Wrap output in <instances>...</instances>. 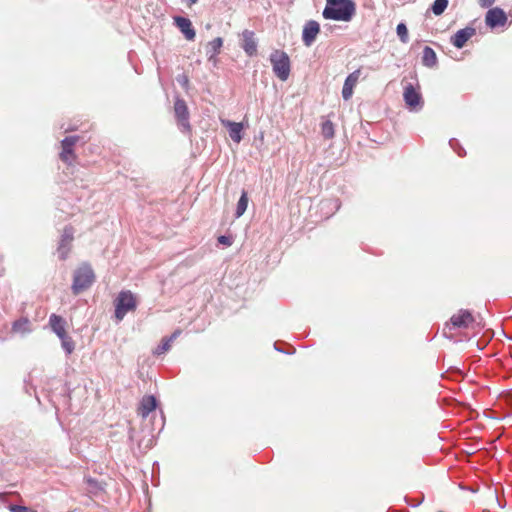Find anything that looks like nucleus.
I'll use <instances>...</instances> for the list:
<instances>
[{"label":"nucleus","mask_w":512,"mask_h":512,"mask_svg":"<svg viewBox=\"0 0 512 512\" xmlns=\"http://www.w3.org/2000/svg\"><path fill=\"white\" fill-rule=\"evenodd\" d=\"M354 0H326L322 16L326 20L350 22L356 15Z\"/></svg>","instance_id":"f257e3e1"},{"label":"nucleus","mask_w":512,"mask_h":512,"mask_svg":"<svg viewBox=\"0 0 512 512\" xmlns=\"http://www.w3.org/2000/svg\"><path fill=\"white\" fill-rule=\"evenodd\" d=\"M270 62L276 77L281 81H286L291 72V61L288 54L283 50L276 49L270 54Z\"/></svg>","instance_id":"f03ea898"},{"label":"nucleus","mask_w":512,"mask_h":512,"mask_svg":"<svg viewBox=\"0 0 512 512\" xmlns=\"http://www.w3.org/2000/svg\"><path fill=\"white\" fill-rule=\"evenodd\" d=\"M115 305V318L117 321H122L128 312H134L137 308V298L129 290L119 292L114 301Z\"/></svg>","instance_id":"7ed1b4c3"},{"label":"nucleus","mask_w":512,"mask_h":512,"mask_svg":"<svg viewBox=\"0 0 512 512\" xmlns=\"http://www.w3.org/2000/svg\"><path fill=\"white\" fill-rule=\"evenodd\" d=\"M94 280L95 275L92 268L87 264H83L74 273L72 284L73 293L78 295L80 292L89 288Z\"/></svg>","instance_id":"20e7f679"},{"label":"nucleus","mask_w":512,"mask_h":512,"mask_svg":"<svg viewBox=\"0 0 512 512\" xmlns=\"http://www.w3.org/2000/svg\"><path fill=\"white\" fill-rule=\"evenodd\" d=\"M479 326L476 322L472 313L468 310L461 309L457 313L453 314L446 323L445 328L452 329H475Z\"/></svg>","instance_id":"39448f33"},{"label":"nucleus","mask_w":512,"mask_h":512,"mask_svg":"<svg viewBox=\"0 0 512 512\" xmlns=\"http://www.w3.org/2000/svg\"><path fill=\"white\" fill-rule=\"evenodd\" d=\"M79 139V136H69L61 141L62 151L60 153V159L64 163L72 165L75 162L76 154L73 148Z\"/></svg>","instance_id":"423d86ee"},{"label":"nucleus","mask_w":512,"mask_h":512,"mask_svg":"<svg viewBox=\"0 0 512 512\" xmlns=\"http://www.w3.org/2000/svg\"><path fill=\"white\" fill-rule=\"evenodd\" d=\"M74 240V228L72 226H66L63 229L61 239L59 242V246L57 248L59 258L61 260H66L72 247V242Z\"/></svg>","instance_id":"0eeeda50"},{"label":"nucleus","mask_w":512,"mask_h":512,"mask_svg":"<svg viewBox=\"0 0 512 512\" xmlns=\"http://www.w3.org/2000/svg\"><path fill=\"white\" fill-rule=\"evenodd\" d=\"M507 22V16L503 9L495 7L489 9L485 16V23L490 28L503 27Z\"/></svg>","instance_id":"6e6552de"},{"label":"nucleus","mask_w":512,"mask_h":512,"mask_svg":"<svg viewBox=\"0 0 512 512\" xmlns=\"http://www.w3.org/2000/svg\"><path fill=\"white\" fill-rule=\"evenodd\" d=\"M320 32V25L315 20H309L303 27L302 41L305 46L310 47Z\"/></svg>","instance_id":"1a4fd4ad"},{"label":"nucleus","mask_w":512,"mask_h":512,"mask_svg":"<svg viewBox=\"0 0 512 512\" xmlns=\"http://www.w3.org/2000/svg\"><path fill=\"white\" fill-rule=\"evenodd\" d=\"M403 98L406 105L411 110H416L422 104V97L418 90L412 84H408L404 88Z\"/></svg>","instance_id":"9d476101"},{"label":"nucleus","mask_w":512,"mask_h":512,"mask_svg":"<svg viewBox=\"0 0 512 512\" xmlns=\"http://www.w3.org/2000/svg\"><path fill=\"white\" fill-rule=\"evenodd\" d=\"M476 34V29L471 26H467L463 29L458 30L452 37L451 43L458 49L465 46L468 40H470Z\"/></svg>","instance_id":"9b49d317"},{"label":"nucleus","mask_w":512,"mask_h":512,"mask_svg":"<svg viewBox=\"0 0 512 512\" xmlns=\"http://www.w3.org/2000/svg\"><path fill=\"white\" fill-rule=\"evenodd\" d=\"M174 112L179 125L184 129H189V111L186 102L183 99H177L175 101Z\"/></svg>","instance_id":"f8f14e48"},{"label":"nucleus","mask_w":512,"mask_h":512,"mask_svg":"<svg viewBox=\"0 0 512 512\" xmlns=\"http://www.w3.org/2000/svg\"><path fill=\"white\" fill-rule=\"evenodd\" d=\"M360 75H361V69H357L354 72H352L351 74H349L347 76V78L345 79L343 89H342V96H343L344 100H349L352 97L354 87L358 83Z\"/></svg>","instance_id":"ddd939ff"},{"label":"nucleus","mask_w":512,"mask_h":512,"mask_svg":"<svg viewBox=\"0 0 512 512\" xmlns=\"http://www.w3.org/2000/svg\"><path fill=\"white\" fill-rule=\"evenodd\" d=\"M242 48L248 56L257 54V42L253 31L244 30L242 32Z\"/></svg>","instance_id":"4468645a"},{"label":"nucleus","mask_w":512,"mask_h":512,"mask_svg":"<svg viewBox=\"0 0 512 512\" xmlns=\"http://www.w3.org/2000/svg\"><path fill=\"white\" fill-rule=\"evenodd\" d=\"M156 406V398L152 395H146L141 399L137 413L142 418H146L152 411L156 409Z\"/></svg>","instance_id":"2eb2a0df"},{"label":"nucleus","mask_w":512,"mask_h":512,"mask_svg":"<svg viewBox=\"0 0 512 512\" xmlns=\"http://www.w3.org/2000/svg\"><path fill=\"white\" fill-rule=\"evenodd\" d=\"M174 22L176 26L180 29V31L184 34L187 40H194L196 36V32L192 27V23L188 18L184 17H175Z\"/></svg>","instance_id":"dca6fc26"},{"label":"nucleus","mask_w":512,"mask_h":512,"mask_svg":"<svg viewBox=\"0 0 512 512\" xmlns=\"http://www.w3.org/2000/svg\"><path fill=\"white\" fill-rule=\"evenodd\" d=\"M49 326L51 330L58 336H64L67 334L66 321L63 317L57 314H51L49 317Z\"/></svg>","instance_id":"f3484780"},{"label":"nucleus","mask_w":512,"mask_h":512,"mask_svg":"<svg viewBox=\"0 0 512 512\" xmlns=\"http://www.w3.org/2000/svg\"><path fill=\"white\" fill-rule=\"evenodd\" d=\"M222 46L223 39L221 37H217L208 42L206 45V54L208 55L209 61L215 60L216 56L220 53Z\"/></svg>","instance_id":"a211bd4d"},{"label":"nucleus","mask_w":512,"mask_h":512,"mask_svg":"<svg viewBox=\"0 0 512 512\" xmlns=\"http://www.w3.org/2000/svg\"><path fill=\"white\" fill-rule=\"evenodd\" d=\"M223 124L228 127L229 129V135L231 139L239 143L242 139L241 132L243 130V124L238 122H232V121H223Z\"/></svg>","instance_id":"6ab92c4d"},{"label":"nucleus","mask_w":512,"mask_h":512,"mask_svg":"<svg viewBox=\"0 0 512 512\" xmlns=\"http://www.w3.org/2000/svg\"><path fill=\"white\" fill-rule=\"evenodd\" d=\"M422 62L427 67H433L436 64V62H437L436 53L431 47H429V46L424 47Z\"/></svg>","instance_id":"aec40b11"},{"label":"nucleus","mask_w":512,"mask_h":512,"mask_svg":"<svg viewBox=\"0 0 512 512\" xmlns=\"http://www.w3.org/2000/svg\"><path fill=\"white\" fill-rule=\"evenodd\" d=\"M12 331L14 333H29L31 331L30 321L28 318H20L16 320L12 325Z\"/></svg>","instance_id":"412c9836"},{"label":"nucleus","mask_w":512,"mask_h":512,"mask_svg":"<svg viewBox=\"0 0 512 512\" xmlns=\"http://www.w3.org/2000/svg\"><path fill=\"white\" fill-rule=\"evenodd\" d=\"M247 206H248L247 192L243 191L240 196V199L238 200L237 207H236L235 215L237 218L241 217L245 213Z\"/></svg>","instance_id":"4be33fe9"},{"label":"nucleus","mask_w":512,"mask_h":512,"mask_svg":"<svg viewBox=\"0 0 512 512\" xmlns=\"http://www.w3.org/2000/svg\"><path fill=\"white\" fill-rule=\"evenodd\" d=\"M321 133L325 139H332L335 135L334 124L326 120L321 125Z\"/></svg>","instance_id":"5701e85b"},{"label":"nucleus","mask_w":512,"mask_h":512,"mask_svg":"<svg viewBox=\"0 0 512 512\" xmlns=\"http://www.w3.org/2000/svg\"><path fill=\"white\" fill-rule=\"evenodd\" d=\"M61 340V346L66 351L67 354H71L75 349V342L74 340L67 334L64 336L59 337Z\"/></svg>","instance_id":"b1692460"},{"label":"nucleus","mask_w":512,"mask_h":512,"mask_svg":"<svg viewBox=\"0 0 512 512\" xmlns=\"http://www.w3.org/2000/svg\"><path fill=\"white\" fill-rule=\"evenodd\" d=\"M448 6V0H435L432 5V12L439 16L441 15Z\"/></svg>","instance_id":"393cba45"},{"label":"nucleus","mask_w":512,"mask_h":512,"mask_svg":"<svg viewBox=\"0 0 512 512\" xmlns=\"http://www.w3.org/2000/svg\"><path fill=\"white\" fill-rule=\"evenodd\" d=\"M171 343H172V338H168V337L163 338L161 344L156 348L155 354L161 355V354L167 352L171 347Z\"/></svg>","instance_id":"a878e982"},{"label":"nucleus","mask_w":512,"mask_h":512,"mask_svg":"<svg viewBox=\"0 0 512 512\" xmlns=\"http://www.w3.org/2000/svg\"><path fill=\"white\" fill-rule=\"evenodd\" d=\"M397 35L399 36L401 42H408V29L404 23H399L396 28Z\"/></svg>","instance_id":"bb28decb"},{"label":"nucleus","mask_w":512,"mask_h":512,"mask_svg":"<svg viewBox=\"0 0 512 512\" xmlns=\"http://www.w3.org/2000/svg\"><path fill=\"white\" fill-rule=\"evenodd\" d=\"M9 510L11 512H37L36 510H32L26 506H21V505H11L9 507Z\"/></svg>","instance_id":"cd10ccee"},{"label":"nucleus","mask_w":512,"mask_h":512,"mask_svg":"<svg viewBox=\"0 0 512 512\" xmlns=\"http://www.w3.org/2000/svg\"><path fill=\"white\" fill-rule=\"evenodd\" d=\"M217 241L225 246H231L232 245V239L229 236L221 235L217 238Z\"/></svg>","instance_id":"c85d7f7f"},{"label":"nucleus","mask_w":512,"mask_h":512,"mask_svg":"<svg viewBox=\"0 0 512 512\" xmlns=\"http://www.w3.org/2000/svg\"><path fill=\"white\" fill-rule=\"evenodd\" d=\"M495 1L496 0H478V4L482 8H488V7L492 6L495 3Z\"/></svg>","instance_id":"c756f323"},{"label":"nucleus","mask_w":512,"mask_h":512,"mask_svg":"<svg viewBox=\"0 0 512 512\" xmlns=\"http://www.w3.org/2000/svg\"><path fill=\"white\" fill-rule=\"evenodd\" d=\"M181 334V330L177 329L173 332V334L169 337L172 338V342Z\"/></svg>","instance_id":"7c9ffc66"},{"label":"nucleus","mask_w":512,"mask_h":512,"mask_svg":"<svg viewBox=\"0 0 512 512\" xmlns=\"http://www.w3.org/2000/svg\"><path fill=\"white\" fill-rule=\"evenodd\" d=\"M6 496V493H0V500L4 499Z\"/></svg>","instance_id":"2f4dec72"},{"label":"nucleus","mask_w":512,"mask_h":512,"mask_svg":"<svg viewBox=\"0 0 512 512\" xmlns=\"http://www.w3.org/2000/svg\"><path fill=\"white\" fill-rule=\"evenodd\" d=\"M198 0H189V4L192 5V4H195Z\"/></svg>","instance_id":"473e14b6"}]
</instances>
